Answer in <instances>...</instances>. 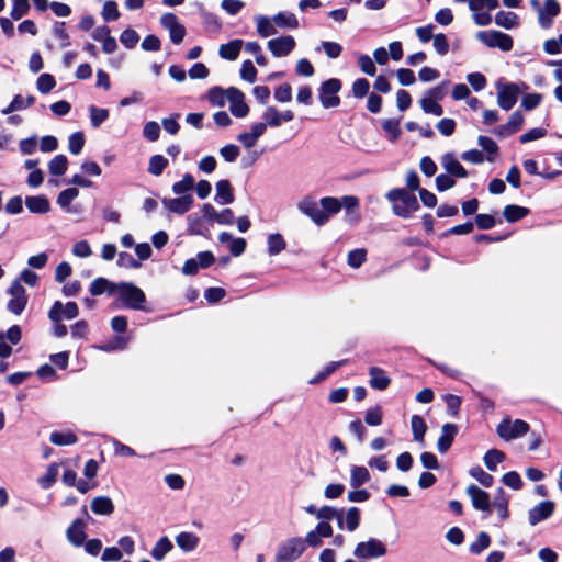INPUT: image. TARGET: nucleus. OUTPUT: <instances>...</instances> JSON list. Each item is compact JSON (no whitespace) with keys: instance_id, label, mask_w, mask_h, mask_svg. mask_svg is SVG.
Returning <instances> with one entry per match:
<instances>
[{"instance_id":"nucleus-43","label":"nucleus","mask_w":562,"mask_h":562,"mask_svg":"<svg viewBox=\"0 0 562 562\" xmlns=\"http://www.w3.org/2000/svg\"><path fill=\"white\" fill-rule=\"evenodd\" d=\"M286 247V243L281 234H271L268 236V254L277 256Z\"/></svg>"},{"instance_id":"nucleus-64","label":"nucleus","mask_w":562,"mask_h":562,"mask_svg":"<svg viewBox=\"0 0 562 562\" xmlns=\"http://www.w3.org/2000/svg\"><path fill=\"white\" fill-rule=\"evenodd\" d=\"M502 482L506 486H508L515 491H518L522 487L521 477L516 471H510V472L505 473L502 477Z\"/></svg>"},{"instance_id":"nucleus-20","label":"nucleus","mask_w":562,"mask_h":562,"mask_svg":"<svg viewBox=\"0 0 562 562\" xmlns=\"http://www.w3.org/2000/svg\"><path fill=\"white\" fill-rule=\"evenodd\" d=\"M441 165L448 175H451L457 178H467L468 171L459 162L456 158L454 154L446 153L441 158Z\"/></svg>"},{"instance_id":"nucleus-52","label":"nucleus","mask_w":562,"mask_h":562,"mask_svg":"<svg viewBox=\"0 0 562 562\" xmlns=\"http://www.w3.org/2000/svg\"><path fill=\"white\" fill-rule=\"evenodd\" d=\"M347 362H348L347 359L329 362L311 382L318 383L321 381H324L331 373H334L338 368L342 367Z\"/></svg>"},{"instance_id":"nucleus-4","label":"nucleus","mask_w":562,"mask_h":562,"mask_svg":"<svg viewBox=\"0 0 562 562\" xmlns=\"http://www.w3.org/2000/svg\"><path fill=\"white\" fill-rule=\"evenodd\" d=\"M342 83L337 78H330L322 82L318 89V99L323 108H337L340 104V98L337 93L341 90Z\"/></svg>"},{"instance_id":"nucleus-57","label":"nucleus","mask_w":562,"mask_h":562,"mask_svg":"<svg viewBox=\"0 0 562 562\" xmlns=\"http://www.w3.org/2000/svg\"><path fill=\"white\" fill-rule=\"evenodd\" d=\"M470 475L485 487H490L494 483V477L490 473L485 472L481 467L472 468L470 470Z\"/></svg>"},{"instance_id":"nucleus-10","label":"nucleus","mask_w":562,"mask_h":562,"mask_svg":"<svg viewBox=\"0 0 562 562\" xmlns=\"http://www.w3.org/2000/svg\"><path fill=\"white\" fill-rule=\"evenodd\" d=\"M496 431L502 439L509 441L526 435L529 431V425L522 419L512 423L509 418H505L498 424Z\"/></svg>"},{"instance_id":"nucleus-8","label":"nucleus","mask_w":562,"mask_h":562,"mask_svg":"<svg viewBox=\"0 0 562 562\" xmlns=\"http://www.w3.org/2000/svg\"><path fill=\"white\" fill-rule=\"evenodd\" d=\"M385 554L386 546L375 538L359 542L353 550V555L360 560L375 559Z\"/></svg>"},{"instance_id":"nucleus-38","label":"nucleus","mask_w":562,"mask_h":562,"mask_svg":"<svg viewBox=\"0 0 562 562\" xmlns=\"http://www.w3.org/2000/svg\"><path fill=\"white\" fill-rule=\"evenodd\" d=\"M411 426L413 438L417 442H424V437L427 431V425L423 417L419 415H413L411 418Z\"/></svg>"},{"instance_id":"nucleus-11","label":"nucleus","mask_w":562,"mask_h":562,"mask_svg":"<svg viewBox=\"0 0 562 562\" xmlns=\"http://www.w3.org/2000/svg\"><path fill=\"white\" fill-rule=\"evenodd\" d=\"M467 494L476 510H481L487 515L492 514V502L487 492L475 484H471L467 487Z\"/></svg>"},{"instance_id":"nucleus-51","label":"nucleus","mask_w":562,"mask_h":562,"mask_svg":"<svg viewBox=\"0 0 562 562\" xmlns=\"http://www.w3.org/2000/svg\"><path fill=\"white\" fill-rule=\"evenodd\" d=\"M346 529L355 531L360 525V510L358 507H350L345 515Z\"/></svg>"},{"instance_id":"nucleus-27","label":"nucleus","mask_w":562,"mask_h":562,"mask_svg":"<svg viewBox=\"0 0 562 562\" xmlns=\"http://www.w3.org/2000/svg\"><path fill=\"white\" fill-rule=\"evenodd\" d=\"M508 502L509 499L504 488L498 487L494 501L492 503V508L494 507L496 509L501 520H505L508 518Z\"/></svg>"},{"instance_id":"nucleus-37","label":"nucleus","mask_w":562,"mask_h":562,"mask_svg":"<svg viewBox=\"0 0 562 562\" xmlns=\"http://www.w3.org/2000/svg\"><path fill=\"white\" fill-rule=\"evenodd\" d=\"M172 548L171 541L167 537H161L151 549L150 554L156 561H161Z\"/></svg>"},{"instance_id":"nucleus-53","label":"nucleus","mask_w":562,"mask_h":562,"mask_svg":"<svg viewBox=\"0 0 562 562\" xmlns=\"http://www.w3.org/2000/svg\"><path fill=\"white\" fill-rule=\"evenodd\" d=\"M85 145V135L82 132L72 133L68 139V149L72 155H79Z\"/></svg>"},{"instance_id":"nucleus-39","label":"nucleus","mask_w":562,"mask_h":562,"mask_svg":"<svg viewBox=\"0 0 562 562\" xmlns=\"http://www.w3.org/2000/svg\"><path fill=\"white\" fill-rule=\"evenodd\" d=\"M58 472V464L50 463L46 470V473L37 479L38 485L44 490L49 488L56 482Z\"/></svg>"},{"instance_id":"nucleus-40","label":"nucleus","mask_w":562,"mask_h":562,"mask_svg":"<svg viewBox=\"0 0 562 562\" xmlns=\"http://www.w3.org/2000/svg\"><path fill=\"white\" fill-rule=\"evenodd\" d=\"M272 20H270L266 15H258L256 16V25H257V32L262 37H268L270 35H274L277 33V30L274 25L272 24Z\"/></svg>"},{"instance_id":"nucleus-14","label":"nucleus","mask_w":562,"mask_h":562,"mask_svg":"<svg viewBox=\"0 0 562 562\" xmlns=\"http://www.w3.org/2000/svg\"><path fill=\"white\" fill-rule=\"evenodd\" d=\"M555 510V503L552 501H542L528 510V522L536 526L539 522L550 518Z\"/></svg>"},{"instance_id":"nucleus-17","label":"nucleus","mask_w":562,"mask_h":562,"mask_svg":"<svg viewBox=\"0 0 562 562\" xmlns=\"http://www.w3.org/2000/svg\"><path fill=\"white\" fill-rule=\"evenodd\" d=\"M560 13V4L557 0H546L540 12L538 13L539 24L543 29L552 25V20Z\"/></svg>"},{"instance_id":"nucleus-15","label":"nucleus","mask_w":562,"mask_h":562,"mask_svg":"<svg viewBox=\"0 0 562 562\" xmlns=\"http://www.w3.org/2000/svg\"><path fill=\"white\" fill-rule=\"evenodd\" d=\"M295 47V40L291 35L272 38L268 42V48L274 57L288 56Z\"/></svg>"},{"instance_id":"nucleus-42","label":"nucleus","mask_w":562,"mask_h":562,"mask_svg":"<svg viewBox=\"0 0 562 562\" xmlns=\"http://www.w3.org/2000/svg\"><path fill=\"white\" fill-rule=\"evenodd\" d=\"M505 460V453L497 449H490L484 456V463L490 471H496L497 465Z\"/></svg>"},{"instance_id":"nucleus-23","label":"nucleus","mask_w":562,"mask_h":562,"mask_svg":"<svg viewBox=\"0 0 562 562\" xmlns=\"http://www.w3.org/2000/svg\"><path fill=\"white\" fill-rule=\"evenodd\" d=\"M369 375H370V386L372 389L383 391L390 385V379L386 375V372L378 367H371L369 369Z\"/></svg>"},{"instance_id":"nucleus-35","label":"nucleus","mask_w":562,"mask_h":562,"mask_svg":"<svg viewBox=\"0 0 562 562\" xmlns=\"http://www.w3.org/2000/svg\"><path fill=\"white\" fill-rule=\"evenodd\" d=\"M370 480V473L367 468L353 465L351 468L350 485L358 488Z\"/></svg>"},{"instance_id":"nucleus-9","label":"nucleus","mask_w":562,"mask_h":562,"mask_svg":"<svg viewBox=\"0 0 562 562\" xmlns=\"http://www.w3.org/2000/svg\"><path fill=\"white\" fill-rule=\"evenodd\" d=\"M8 294L11 299L7 303V310L14 314L21 315L27 304V295L25 288L20 283V280H14L8 289Z\"/></svg>"},{"instance_id":"nucleus-21","label":"nucleus","mask_w":562,"mask_h":562,"mask_svg":"<svg viewBox=\"0 0 562 562\" xmlns=\"http://www.w3.org/2000/svg\"><path fill=\"white\" fill-rule=\"evenodd\" d=\"M215 189H216V193H215L214 200L217 204L224 205V204H231L234 202L235 196L233 193V188L228 180L223 179V180L217 181Z\"/></svg>"},{"instance_id":"nucleus-55","label":"nucleus","mask_w":562,"mask_h":562,"mask_svg":"<svg viewBox=\"0 0 562 562\" xmlns=\"http://www.w3.org/2000/svg\"><path fill=\"white\" fill-rule=\"evenodd\" d=\"M207 99L211 104L223 106L225 104V99H227L226 90L221 87H213L207 92Z\"/></svg>"},{"instance_id":"nucleus-60","label":"nucleus","mask_w":562,"mask_h":562,"mask_svg":"<svg viewBox=\"0 0 562 562\" xmlns=\"http://www.w3.org/2000/svg\"><path fill=\"white\" fill-rule=\"evenodd\" d=\"M120 41L126 48L131 49L138 43L139 35L135 30L126 29L121 33Z\"/></svg>"},{"instance_id":"nucleus-63","label":"nucleus","mask_w":562,"mask_h":562,"mask_svg":"<svg viewBox=\"0 0 562 562\" xmlns=\"http://www.w3.org/2000/svg\"><path fill=\"white\" fill-rule=\"evenodd\" d=\"M143 135L149 142H156L160 136V126L157 122L150 121L144 125Z\"/></svg>"},{"instance_id":"nucleus-1","label":"nucleus","mask_w":562,"mask_h":562,"mask_svg":"<svg viewBox=\"0 0 562 562\" xmlns=\"http://www.w3.org/2000/svg\"><path fill=\"white\" fill-rule=\"evenodd\" d=\"M119 308H128L133 311H147L145 292L132 282H119L116 285Z\"/></svg>"},{"instance_id":"nucleus-50","label":"nucleus","mask_w":562,"mask_h":562,"mask_svg":"<svg viewBox=\"0 0 562 562\" xmlns=\"http://www.w3.org/2000/svg\"><path fill=\"white\" fill-rule=\"evenodd\" d=\"M55 86L56 80L50 74H42L36 80V88L43 94L50 92Z\"/></svg>"},{"instance_id":"nucleus-5","label":"nucleus","mask_w":562,"mask_h":562,"mask_svg":"<svg viewBox=\"0 0 562 562\" xmlns=\"http://www.w3.org/2000/svg\"><path fill=\"white\" fill-rule=\"evenodd\" d=\"M476 38L491 48H499L503 52H509L513 48V38L510 35L496 30L480 31Z\"/></svg>"},{"instance_id":"nucleus-3","label":"nucleus","mask_w":562,"mask_h":562,"mask_svg":"<svg viewBox=\"0 0 562 562\" xmlns=\"http://www.w3.org/2000/svg\"><path fill=\"white\" fill-rule=\"evenodd\" d=\"M305 551V541L293 537L281 542L276 553V562H294Z\"/></svg>"},{"instance_id":"nucleus-62","label":"nucleus","mask_w":562,"mask_h":562,"mask_svg":"<svg viewBox=\"0 0 562 562\" xmlns=\"http://www.w3.org/2000/svg\"><path fill=\"white\" fill-rule=\"evenodd\" d=\"M370 83L366 78H358L352 83V94L357 99H362L369 93Z\"/></svg>"},{"instance_id":"nucleus-48","label":"nucleus","mask_w":562,"mask_h":562,"mask_svg":"<svg viewBox=\"0 0 562 562\" xmlns=\"http://www.w3.org/2000/svg\"><path fill=\"white\" fill-rule=\"evenodd\" d=\"M491 544V537L487 532L481 531L477 535V538L474 542H472L469 547V550L473 554H480L482 551L487 549Z\"/></svg>"},{"instance_id":"nucleus-33","label":"nucleus","mask_w":562,"mask_h":562,"mask_svg":"<svg viewBox=\"0 0 562 562\" xmlns=\"http://www.w3.org/2000/svg\"><path fill=\"white\" fill-rule=\"evenodd\" d=\"M495 23L506 30H512L518 25V16L510 11H498L495 14Z\"/></svg>"},{"instance_id":"nucleus-7","label":"nucleus","mask_w":562,"mask_h":562,"mask_svg":"<svg viewBox=\"0 0 562 562\" xmlns=\"http://www.w3.org/2000/svg\"><path fill=\"white\" fill-rule=\"evenodd\" d=\"M497 104L505 111H509L517 102L520 88L514 82H496Z\"/></svg>"},{"instance_id":"nucleus-6","label":"nucleus","mask_w":562,"mask_h":562,"mask_svg":"<svg viewBox=\"0 0 562 562\" xmlns=\"http://www.w3.org/2000/svg\"><path fill=\"white\" fill-rule=\"evenodd\" d=\"M319 206V202H317L312 195H304L297 202V210L302 214L311 218L315 225L323 226L328 222V214H325V212L321 211Z\"/></svg>"},{"instance_id":"nucleus-44","label":"nucleus","mask_w":562,"mask_h":562,"mask_svg":"<svg viewBox=\"0 0 562 562\" xmlns=\"http://www.w3.org/2000/svg\"><path fill=\"white\" fill-rule=\"evenodd\" d=\"M193 187H194L193 176L190 173H186L180 181L173 183L172 191L175 194L182 196V195H187L186 193L191 191L193 189Z\"/></svg>"},{"instance_id":"nucleus-45","label":"nucleus","mask_w":562,"mask_h":562,"mask_svg":"<svg viewBox=\"0 0 562 562\" xmlns=\"http://www.w3.org/2000/svg\"><path fill=\"white\" fill-rule=\"evenodd\" d=\"M90 113V122L93 128L100 127V125L105 122L109 117V110L103 108H98L95 105L89 106Z\"/></svg>"},{"instance_id":"nucleus-22","label":"nucleus","mask_w":562,"mask_h":562,"mask_svg":"<svg viewBox=\"0 0 562 562\" xmlns=\"http://www.w3.org/2000/svg\"><path fill=\"white\" fill-rule=\"evenodd\" d=\"M25 206L33 214H46L50 210L49 200L43 194L26 196Z\"/></svg>"},{"instance_id":"nucleus-31","label":"nucleus","mask_w":562,"mask_h":562,"mask_svg":"<svg viewBox=\"0 0 562 562\" xmlns=\"http://www.w3.org/2000/svg\"><path fill=\"white\" fill-rule=\"evenodd\" d=\"M529 209L509 204L504 207L503 215L508 223H515L529 214Z\"/></svg>"},{"instance_id":"nucleus-41","label":"nucleus","mask_w":562,"mask_h":562,"mask_svg":"<svg viewBox=\"0 0 562 562\" xmlns=\"http://www.w3.org/2000/svg\"><path fill=\"white\" fill-rule=\"evenodd\" d=\"M68 166V159L65 155H57L48 162L49 173L53 176H63Z\"/></svg>"},{"instance_id":"nucleus-16","label":"nucleus","mask_w":562,"mask_h":562,"mask_svg":"<svg viewBox=\"0 0 562 562\" xmlns=\"http://www.w3.org/2000/svg\"><path fill=\"white\" fill-rule=\"evenodd\" d=\"M86 527L81 518L75 519L66 530L67 540L75 547H81L87 538Z\"/></svg>"},{"instance_id":"nucleus-58","label":"nucleus","mask_w":562,"mask_h":562,"mask_svg":"<svg viewBox=\"0 0 562 562\" xmlns=\"http://www.w3.org/2000/svg\"><path fill=\"white\" fill-rule=\"evenodd\" d=\"M30 10L29 0H13L10 16L18 21L22 19Z\"/></svg>"},{"instance_id":"nucleus-34","label":"nucleus","mask_w":562,"mask_h":562,"mask_svg":"<svg viewBox=\"0 0 562 562\" xmlns=\"http://www.w3.org/2000/svg\"><path fill=\"white\" fill-rule=\"evenodd\" d=\"M321 211L328 214V218L340 212L342 204L338 198L325 196L319 200Z\"/></svg>"},{"instance_id":"nucleus-26","label":"nucleus","mask_w":562,"mask_h":562,"mask_svg":"<svg viewBox=\"0 0 562 562\" xmlns=\"http://www.w3.org/2000/svg\"><path fill=\"white\" fill-rule=\"evenodd\" d=\"M116 285L117 283L109 281L105 278L99 277L91 282L89 292L93 296L101 295L105 292L112 294L115 292Z\"/></svg>"},{"instance_id":"nucleus-29","label":"nucleus","mask_w":562,"mask_h":562,"mask_svg":"<svg viewBox=\"0 0 562 562\" xmlns=\"http://www.w3.org/2000/svg\"><path fill=\"white\" fill-rule=\"evenodd\" d=\"M188 232L190 235L205 236L209 233V226L205 225V220L198 214H190L187 217Z\"/></svg>"},{"instance_id":"nucleus-24","label":"nucleus","mask_w":562,"mask_h":562,"mask_svg":"<svg viewBox=\"0 0 562 562\" xmlns=\"http://www.w3.org/2000/svg\"><path fill=\"white\" fill-rule=\"evenodd\" d=\"M244 41L236 38L226 44H222L218 48V55L226 60H235L239 56Z\"/></svg>"},{"instance_id":"nucleus-13","label":"nucleus","mask_w":562,"mask_h":562,"mask_svg":"<svg viewBox=\"0 0 562 562\" xmlns=\"http://www.w3.org/2000/svg\"><path fill=\"white\" fill-rule=\"evenodd\" d=\"M79 308L75 302H68L65 305L60 301H56L48 312V317L52 322L58 323L65 317L66 319H74L78 316Z\"/></svg>"},{"instance_id":"nucleus-59","label":"nucleus","mask_w":562,"mask_h":562,"mask_svg":"<svg viewBox=\"0 0 562 562\" xmlns=\"http://www.w3.org/2000/svg\"><path fill=\"white\" fill-rule=\"evenodd\" d=\"M102 18L105 22L115 21L120 18V11L115 1L109 0L103 4Z\"/></svg>"},{"instance_id":"nucleus-47","label":"nucleus","mask_w":562,"mask_h":562,"mask_svg":"<svg viewBox=\"0 0 562 562\" xmlns=\"http://www.w3.org/2000/svg\"><path fill=\"white\" fill-rule=\"evenodd\" d=\"M49 440L52 443L56 446H69L77 442V436L70 431L68 432H59L53 431L50 434Z\"/></svg>"},{"instance_id":"nucleus-49","label":"nucleus","mask_w":562,"mask_h":562,"mask_svg":"<svg viewBox=\"0 0 562 562\" xmlns=\"http://www.w3.org/2000/svg\"><path fill=\"white\" fill-rule=\"evenodd\" d=\"M477 144L482 147V149L484 151L487 153V155H488L487 156V160L488 161H493L494 160V156L498 151L497 144L491 137L483 136V135L479 136Z\"/></svg>"},{"instance_id":"nucleus-46","label":"nucleus","mask_w":562,"mask_h":562,"mask_svg":"<svg viewBox=\"0 0 562 562\" xmlns=\"http://www.w3.org/2000/svg\"><path fill=\"white\" fill-rule=\"evenodd\" d=\"M168 166V159L162 155H154L149 159L148 172L153 176H160Z\"/></svg>"},{"instance_id":"nucleus-54","label":"nucleus","mask_w":562,"mask_h":562,"mask_svg":"<svg viewBox=\"0 0 562 562\" xmlns=\"http://www.w3.org/2000/svg\"><path fill=\"white\" fill-rule=\"evenodd\" d=\"M79 195L77 188H68L63 190L57 196V203L61 209H66Z\"/></svg>"},{"instance_id":"nucleus-18","label":"nucleus","mask_w":562,"mask_h":562,"mask_svg":"<svg viewBox=\"0 0 562 562\" xmlns=\"http://www.w3.org/2000/svg\"><path fill=\"white\" fill-rule=\"evenodd\" d=\"M458 430L459 429L456 424L448 423L442 426L441 435L437 441V448L440 453H446L450 449Z\"/></svg>"},{"instance_id":"nucleus-36","label":"nucleus","mask_w":562,"mask_h":562,"mask_svg":"<svg viewBox=\"0 0 562 562\" xmlns=\"http://www.w3.org/2000/svg\"><path fill=\"white\" fill-rule=\"evenodd\" d=\"M381 125L390 142L395 143L401 137L400 119L383 120Z\"/></svg>"},{"instance_id":"nucleus-32","label":"nucleus","mask_w":562,"mask_h":562,"mask_svg":"<svg viewBox=\"0 0 562 562\" xmlns=\"http://www.w3.org/2000/svg\"><path fill=\"white\" fill-rule=\"evenodd\" d=\"M34 102L35 97L33 95H27L26 98H24L21 94H16L13 98L12 102L9 104V106L2 110V114H8L14 111L26 109L34 104Z\"/></svg>"},{"instance_id":"nucleus-25","label":"nucleus","mask_w":562,"mask_h":562,"mask_svg":"<svg viewBox=\"0 0 562 562\" xmlns=\"http://www.w3.org/2000/svg\"><path fill=\"white\" fill-rule=\"evenodd\" d=\"M199 542L200 539L194 532L182 531L176 536V543L183 552H192Z\"/></svg>"},{"instance_id":"nucleus-61","label":"nucleus","mask_w":562,"mask_h":562,"mask_svg":"<svg viewBox=\"0 0 562 562\" xmlns=\"http://www.w3.org/2000/svg\"><path fill=\"white\" fill-rule=\"evenodd\" d=\"M262 117L266 121L265 124H267V126L278 127L282 124L281 113L274 106H269Z\"/></svg>"},{"instance_id":"nucleus-12","label":"nucleus","mask_w":562,"mask_h":562,"mask_svg":"<svg viewBox=\"0 0 562 562\" xmlns=\"http://www.w3.org/2000/svg\"><path fill=\"white\" fill-rule=\"evenodd\" d=\"M229 101V111L236 117H245L249 113V106L245 102V94L237 88L231 87L226 90Z\"/></svg>"},{"instance_id":"nucleus-2","label":"nucleus","mask_w":562,"mask_h":562,"mask_svg":"<svg viewBox=\"0 0 562 562\" xmlns=\"http://www.w3.org/2000/svg\"><path fill=\"white\" fill-rule=\"evenodd\" d=\"M386 199L392 203L393 213L402 218H409L419 210L417 198L404 188H395L386 193Z\"/></svg>"},{"instance_id":"nucleus-28","label":"nucleus","mask_w":562,"mask_h":562,"mask_svg":"<svg viewBox=\"0 0 562 562\" xmlns=\"http://www.w3.org/2000/svg\"><path fill=\"white\" fill-rule=\"evenodd\" d=\"M91 510L95 515H111L114 512V505L108 496H97L91 501Z\"/></svg>"},{"instance_id":"nucleus-19","label":"nucleus","mask_w":562,"mask_h":562,"mask_svg":"<svg viewBox=\"0 0 562 562\" xmlns=\"http://www.w3.org/2000/svg\"><path fill=\"white\" fill-rule=\"evenodd\" d=\"M162 204L168 211L172 213L184 214L191 209L193 204V198L192 195H182L173 199H164Z\"/></svg>"},{"instance_id":"nucleus-56","label":"nucleus","mask_w":562,"mask_h":562,"mask_svg":"<svg viewBox=\"0 0 562 562\" xmlns=\"http://www.w3.org/2000/svg\"><path fill=\"white\" fill-rule=\"evenodd\" d=\"M420 106L425 113L434 114L436 116H440L443 113V109L438 101L428 97L420 100Z\"/></svg>"},{"instance_id":"nucleus-30","label":"nucleus","mask_w":562,"mask_h":562,"mask_svg":"<svg viewBox=\"0 0 562 562\" xmlns=\"http://www.w3.org/2000/svg\"><path fill=\"white\" fill-rule=\"evenodd\" d=\"M273 23L281 29H297L299 20L294 13L279 12L272 18Z\"/></svg>"}]
</instances>
